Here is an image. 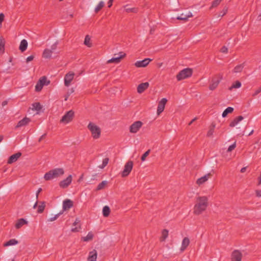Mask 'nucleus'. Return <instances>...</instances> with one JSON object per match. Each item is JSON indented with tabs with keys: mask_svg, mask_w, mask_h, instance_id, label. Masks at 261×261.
<instances>
[{
	"mask_svg": "<svg viewBox=\"0 0 261 261\" xmlns=\"http://www.w3.org/2000/svg\"><path fill=\"white\" fill-rule=\"evenodd\" d=\"M207 205L208 198L206 196L198 197L194 207V213L197 215H200L206 210Z\"/></svg>",
	"mask_w": 261,
	"mask_h": 261,
	"instance_id": "1",
	"label": "nucleus"
},
{
	"mask_svg": "<svg viewBox=\"0 0 261 261\" xmlns=\"http://www.w3.org/2000/svg\"><path fill=\"white\" fill-rule=\"evenodd\" d=\"M64 173L65 171L63 168H56L46 172L44 174L43 178L46 181L51 180L62 176Z\"/></svg>",
	"mask_w": 261,
	"mask_h": 261,
	"instance_id": "2",
	"label": "nucleus"
},
{
	"mask_svg": "<svg viewBox=\"0 0 261 261\" xmlns=\"http://www.w3.org/2000/svg\"><path fill=\"white\" fill-rule=\"evenodd\" d=\"M58 45V42L56 41L51 45L50 48H45L43 51L42 57L48 59L51 58L53 54L59 53V51H57Z\"/></svg>",
	"mask_w": 261,
	"mask_h": 261,
	"instance_id": "3",
	"label": "nucleus"
},
{
	"mask_svg": "<svg viewBox=\"0 0 261 261\" xmlns=\"http://www.w3.org/2000/svg\"><path fill=\"white\" fill-rule=\"evenodd\" d=\"M87 127L90 131L92 137L93 139H97L99 138L101 135V129L98 126L94 123L90 122L88 124Z\"/></svg>",
	"mask_w": 261,
	"mask_h": 261,
	"instance_id": "4",
	"label": "nucleus"
},
{
	"mask_svg": "<svg viewBox=\"0 0 261 261\" xmlns=\"http://www.w3.org/2000/svg\"><path fill=\"white\" fill-rule=\"evenodd\" d=\"M192 74V70L190 68H185L180 71L176 75L177 81H179L190 77Z\"/></svg>",
	"mask_w": 261,
	"mask_h": 261,
	"instance_id": "5",
	"label": "nucleus"
},
{
	"mask_svg": "<svg viewBox=\"0 0 261 261\" xmlns=\"http://www.w3.org/2000/svg\"><path fill=\"white\" fill-rule=\"evenodd\" d=\"M134 165L132 161H128L124 165V169L121 173V176L123 177L128 176L130 173Z\"/></svg>",
	"mask_w": 261,
	"mask_h": 261,
	"instance_id": "6",
	"label": "nucleus"
},
{
	"mask_svg": "<svg viewBox=\"0 0 261 261\" xmlns=\"http://www.w3.org/2000/svg\"><path fill=\"white\" fill-rule=\"evenodd\" d=\"M74 112L72 110L67 112L62 117L60 122L64 124H66L71 122L74 117Z\"/></svg>",
	"mask_w": 261,
	"mask_h": 261,
	"instance_id": "7",
	"label": "nucleus"
},
{
	"mask_svg": "<svg viewBox=\"0 0 261 261\" xmlns=\"http://www.w3.org/2000/svg\"><path fill=\"white\" fill-rule=\"evenodd\" d=\"M143 123L140 121H137L134 122L129 126V132L133 134L137 133L139 129L142 127Z\"/></svg>",
	"mask_w": 261,
	"mask_h": 261,
	"instance_id": "8",
	"label": "nucleus"
},
{
	"mask_svg": "<svg viewBox=\"0 0 261 261\" xmlns=\"http://www.w3.org/2000/svg\"><path fill=\"white\" fill-rule=\"evenodd\" d=\"M74 76V73L72 71L69 72L65 75L64 81L65 86L69 87L70 85L71 82L73 80Z\"/></svg>",
	"mask_w": 261,
	"mask_h": 261,
	"instance_id": "9",
	"label": "nucleus"
},
{
	"mask_svg": "<svg viewBox=\"0 0 261 261\" xmlns=\"http://www.w3.org/2000/svg\"><path fill=\"white\" fill-rule=\"evenodd\" d=\"M167 102V99L166 98H162L158 103V106L157 108V114L158 115H160V114L163 112L165 109V105Z\"/></svg>",
	"mask_w": 261,
	"mask_h": 261,
	"instance_id": "10",
	"label": "nucleus"
},
{
	"mask_svg": "<svg viewBox=\"0 0 261 261\" xmlns=\"http://www.w3.org/2000/svg\"><path fill=\"white\" fill-rule=\"evenodd\" d=\"M72 177L71 175H69L66 179L61 181L59 186L62 188H66L71 183Z\"/></svg>",
	"mask_w": 261,
	"mask_h": 261,
	"instance_id": "11",
	"label": "nucleus"
},
{
	"mask_svg": "<svg viewBox=\"0 0 261 261\" xmlns=\"http://www.w3.org/2000/svg\"><path fill=\"white\" fill-rule=\"evenodd\" d=\"M152 60L149 58H146L142 61H138L135 63V66L137 67H145L147 66Z\"/></svg>",
	"mask_w": 261,
	"mask_h": 261,
	"instance_id": "12",
	"label": "nucleus"
},
{
	"mask_svg": "<svg viewBox=\"0 0 261 261\" xmlns=\"http://www.w3.org/2000/svg\"><path fill=\"white\" fill-rule=\"evenodd\" d=\"M244 119V117L242 116H239L236 117L230 123L229 126L231 127L237 126V128L241 129L240 126H238L240 122Z\"/></svg>",
	"mask_w": 261,
	"mask_h": 261,
	"instance_id": "13",
	"label": "nucleus"
},
{
	"mask_svg": "<svg viewBox=\"0 0 261 261\" xmlns=\"http://www.w3.org/2000/svg\"><path fill=\"white\" fill-rule=\"evenodd\" d=\"M222 79V76L221 75H219V79L216 80L215 79H213L212 81V83L210 84L209 86V89L211 90H215L217 86H218L219 83L221 80Z\"/></svg>",
	"mask_w": 261,
	"mask_h": 261,
	"instance_id": "14",
	"label": "nucleus"
},
{
	"mask_svg": "<svg viewBox=\"0 0 261 261\" xmlns=\"http://www.w3.org/2000/svg\"><path fill=\"white\" fill-rule=\"evenodd\" d=\"M190 243V241L188 237H185L183 238L181 242V245L179 249L181 252H184L187 248Z\"/></svg>",
	"mask_w": 261,
	"mask_h": 261,
	"instance_id": "15",
	"label": "nucleus"
},
{
	"mask_svg": "<svg viewBox=\"0 0 261 261\" xmlns=\"http://www.w3.org/2000/svg\"><path fill=\"white\" fill-rule=\"evenodd\" d=\"M242 257V253L239 250H234L232 253V261H241Z\"/></svg>",
	"mask_w": 261,
	"mask_h": 261,
	"instance_id": "16",
	"label": "nucleus"
},
{
	"mask_svg": "<svg viewBox=\"0 0 261 261\" xmlns=\"http://www.w3.org/2000/svg\"><path fill=\"white\" fill-rule=\"evenodd\" d=\"M211 175H212V174L210 173H209L206 174L204 176H203L200 178H199L198 179H197V180L196 181V184L199 186H200V185L203 184L206 181H207V180L210 178Z\"/></svg>",
	"mask_w": 261,
	"mask_h": 261,
	"instance_id": "17",
	"label": "nucleus"
},
{
	"mask_svg": "<svg viewBox=\"0 0 261 261\" xmlns=\"http://www.w3.org/2000/svg\"><path fill=\"white\" fill-rule=\"evenodd\" d=\"M125 56V54H122V53H120V55L117 56L114 58H112V59L109 60L107 61V63H118L120 62V60L122 58H123Z\"/></svg>",
	"mask_w": 261,
	"mask_h": 261,
	"instance_id": "18",
	"label": "nucleus"
},
{
	"mask_svg": "<svg viewBox=\"0 0 261 261\" xmlns=\"http://www.w3.org/2000/svg\"><path fill=\"white\" fill-rule=\"evenodd\" d=\"M80 220L79 218H76L73 224V226H74L71 229V231L73 232H78L81 229L80 226Z\"/></svg>",
	"mask_w": 261,
	"mask_h": 261,
	"instance_id": "19",
	"label": "nucleus"
},
{
	"mask_svg": "<svg viewBox=\"0 0 261 261\" xmlns=\"http://www.w3.org/2000/svg\"><path fill=\"white\" fill-rule=\"evenodd\" d=\"M73 206V202L70 199H66L63 202V209L64 211L68 210Z\"/></svg>",
	"mask_w": 261,
	"mask_h": 261,
	"instance_id": "20",
	"label": "nucleus"
},
{
	"mask_svg": "<svg viewBox=\"0 0 261 261\" xmlns=\"http://www.w3.org/2000/svg\"><path fill=\"white\" fill-rule=\"evenodd\" d=\"M97 253L95 250H93L89 253L87 258L88 261H96L97 259Z\"/></svg>",
	"mask_w": 261,
	"mask_h": 261,
	"instance_id": "21",
	"label": "nucleus"
},
{
	"mask_svg": "<svg viewBox=\"0 0 261 261\" xmlns=\"http://www.w3.org/2000/svg\"><path fill=\"white\" fill-rule=\"evenodd\" d=\"M149 87V83L147 82L140 84L137 87V92L142 93Z\"/></svg>",
	"mask_w": 261,
	"mask_h": 261,
	"instance_id": "22",
	"label": "nucleus"
},
{
	"mask_svg": "<svg viewBox=\"0 0 261 261\" xmlns=\"http://www.w3.org/2000/svg\"><path fill=\"white\" fill-rule=\"evenodd\" d=\"M21 153L20 152H17L15 154H14L10 156L8 161V164H12L13 163L15 162L21 156Z\"/></svg>",
	"mask_w": 261,
	"mask_h": 261,
	"instance_id": "23",
	"label": "nucleus"
},
{
	"mask_svg": "<svg viewBox=\"0 0 261 261\" xmlns=\"http://www.w3.org/2000/svg\"><path fill=\"white\" fill-rule=\"evenodd\" d=\"M192 16V14L190 12H188L187 13H182L180 16L177 17V19L178 20H187L188 18L191 17Z\"/></svg>",
	"mask_w": 261,
	"mask_h": 261,
	"instance_id": "24",
	"label": "nucleus"
},
{
	"mask_svg": "<svg viewBox=\"0 0 261 261\" xmlns=\"http://www.w3.org/2000/svg\"><path fill=\"white\" fill-rule=\"evenodd\" d=\"M30 122V119L27 117H25L22 120H20L17 125L16 127H19L27 125Z\"/></svg>",
	"mask_w": 261,
	"mask_h": 261,
	"instance_id": "25",
	"label": "nucleus"
},
{
	"mask_svg": "<svg viewBox=\"0 0 261 261\" xmlns=\"http://www.w3.org/2000/svg\"><path fill=\"white\" fill-rule=\"evenodd\" d=\"M28 223V221L23 218L19 219L17 220L15 224V227L17 229H19L23 225L27 224Z\"/></svg>",
	"mask_w": 261,
	"mask_h": 261,
	"instance_id": "26",
	"label": "nucleus"
},
{
	"mask_svg": "<svg viewBox=\"0 0 261 261\" xmlns=\"http://www.w3.org/2000/svg\"><path fill=\"white\" fill-rule=\"evenodd\" d=\"M28 42L25 39H23L20 42L19 48L21 52L24 51L28 47Z\"/></svg>",
	"mask_w": 261,
	"mask_h": 261,
	"instance_id": "27",
	"label": "nucleus"
},
{
	"mask_svg": "<svg viewBox=\"0 0 261 261\" xmlns=\"http://www.w3.org/2000/svg\"><path fill=\"white\" fill-rule=\"evenodd\" d=\"M5 40L3 37H0V55L5 52Z\"/></svg>",
	"mask_w": 261,
	"mask_h": 261,
	"instance_id": "28",
	"label": "nucleus"
},
{
	"mask_svg": "<svg viewBox=\"0 0 261 261\" xmlns=\"http://www.w3.org/2000/svg\"><path fill=\"white\" fill-rule=\"evenodd\" d=\"M242 86V84L240 81H236L232 83V85L229 87L228 89L230 91H232L233 89L240 88Z\"/></svg>",
	"mask_w": 261,
	"mask_h": 261,
	"instance_id": "29",
	"label": "nucleus"
},
{
	"mask_svg": "<svg viewBox=\"0 0 261 261\" xmlns=\"http://www.w3.org/2000/svg\"><path fill=\"white\" fill-rule=\"evenodd\" d=\"M18 243V242L15 239H11L8 242L4 244V246L8 247L10 246L16 245Z\"/></svg>",
	"mask_w": 261,
	"mask_h": 261,
	"instance_id": "30",
	"label": "nucleus"
},
{
	"mask_svg": "<svg viewBox=\"0 0 261 261\" xmlns=\"http://www.w3.org/2000/svg\"><path fill=\"white\" fill-rule=\"evenodd\" d=\"M93 233L90 231L88 232V234L86 237L82 238V240L84 242H89L93 239Z\"/></svg>",
	"mask_w": 261,
	"mask_h": 261,
	"instance_id": "31",
	"label": "nucleus"
},
{
	"mask_svg": "<svg viewBox=\"0 0 261 261\" xmlns=\"http://www.w3.org/2000/svg\"><path fill=\"white\" fill-rule=\"evenodd\" d=\"M168 233H169V231L168 230H167V229L163 230V231L162 232V236L160 238V240L161 242H164L166 240V239L168 237Z\"/></svg>",
	"mask_w": 261,
	"mask_h": 261,
	"instance_id": "32",
	"label": "nucleus"
},
{
	"mask_svg": "<svg viewBox=\"0 0 261 261\" xmlns=\"http://www.w3.org/2000/svg\"><path fill=\"white\" fill-rule=\"evenodd\" d=\"M110 213V208L108 206H105L102 209V215L104 217H107L109 216Z\"/></svg>",
	"mask_w": 261,
	"mask_h": 261,
	"instance_id": "33",
	"label": "nucleus"
},
{
	"mask_svg": "<svg viewBox=\"0 0 261 261\" xmlns=\"http://www.w3.org/2000/svg\"><path fill=\"white\" fill-rule=\"evenodd\" d=\"M84 44L89 47H90L92 46V43L91 42V38L89 35H86L85 40H84Z\"/></svg>",
	"mask_w": 261,
	"mask_h": 261,
	"instance_id": "34",
	"label": "nucleus"
},
{
	"mask_svg": "<svg viewBox=\"0 0 261 261\" xmlns=\"http://www.w3.org/2000/svg\"><path fill=\"white\" fill-rule=\"evenodd\" d=\"M244 67V64H241L236 66L233 69V72L234 73H239L241 72Z\"/></svg>",
	"mask_w": 261,
	"mask_h": 261,
	"instance_id": "35",
	"label": "nucleus"
},
{
	"mask_svg": "<svg viewBox=\"0 0 261 261\" xmlns=\"http://www.w3.org/2000/svg\"><path fill=\"white\" fill-rule=\"evenodd\" d=\"M107 183H108V182L106 180L102 181L101 182H100V184H98V185L97 186V187L96 188V190L99 191V190L103 189L107 186Z\"/></svg>",
	"mask_w": 261,
	"mask_h": 261,
	"instance_id": "36",
	"label": "nucleus"
},
{
	"mask_svg": "<svg viewBox=\"0 0 261 261\" xmlns=\"http://www.w3.org/2000/svg\"><path fill=\"white\" fill-rule=\"evenodd\" d=\"M42 109V106L39 102H35L32 104V110L37 111H40Z\"/></svg>",
	"mask_w": 261,
	"mask_h": 261,
	"instance_id": "37",
	"label": "nucleus"
},
{
	"mask_svg": "<svg viewBox=\"0 0 261 261\" xmlns=\"http://www.w3.org/2000/svg\"><path fill=\"white\" fill-rule=\"evenodd\" d=\"M233 108L228 107L223 111V112L222 114V116L223 117H225L228 114L232 113L233 112Z\"/></svg>",
	"mask_w": 261,
	"mask_h": 261,
	"instance_id": "38",
	"label": "nucleus"
},
{
	"mask_svg": "<svg viewBox=\"0 0 261 261\" xmlns=\"http://www.w3.org/2000/svg\"><path fill=\"white\" fill-rule=\"evenodd\" d=\"M105 5V3L103 1H100L99 4L95 8L94 11L95 13L98 12Z\"/></svg>",
	"mask_w": 261,
	"mask_h": 261,
	"instance_id": "39",
	"label": "nucleus"
},
{
	"mask_svg": "<svg viewBox=\"0 0 261 261\" xmlns=\"http://www.w3.org/2000/svg\"><path fill=\"white\" fill-rule=\"evenodd\" d=\"M45 206V203L44 202H41V204L39 205L38 207L37 212L38 213H41L44 210Z\"/></svg>",
	"mask_w": 261,
	"mask_h": 261,
	"instance_id": "40",
	"label": "nucleus"
},
{
	"mask_svg": "<svg viewBox=\"0 0 261 261\" xmlns=\"http://www.w3.org/2000/svg\"><path fill=\"white\" fill-rule=\"evenodd\" d=\"M215 127V124H213L212 125V126L211 127V128L209 129V130L207 132V136L208 137H211L214 132V128Z\"/></svg>",
	"mask_w": 261,
	"mask_h": 261,
	"instance_id": "41",
	"label": "nucleus"
},
{
	"mask_svg": "<svg viewBox=\"0 0 261 261\" xmlns=\"http://www.w3.org/2000/svg\"><path fill=\"white\" fill-rule=\"evenodd\" d=\"M43 87V84H41L39 82H38L35 86V90L36 91L38 92L40 91L42 89Z\"/></svg>",
	"mask_w": 261,
	"mask_h": 261,
	"instance_id": "42",
	"label": "nucleus"
},
{
	"mask_svg": "<svg viewBox=\"0 0 261 261\" xmlns=\"http://www.w3.org/2000/svg\"><path fill=\"white\" fill-rule=\"evenodd\" d=\"M150 152V150L148 149L147 151H146L141 156V161L142 162H144L146 160V158L147 156H148Z\"/></svg>",
	"mask_w": 261,
	"mask_h": 261,
	"instance_id": "43",
	"label": "nucleus"
},
{
	"mask_svg": "<svg viewBox=\"0 0 261 261\" xmlns=\"http://www.w3.org/2000/svg\"><path fill=\"white\" fill-rule=\"evenodd\" d=\"M39 82L40 83L43 84V86L47 85L49 83V81H47V80H46V77H43L41 78L40 79V80L39 81Z\"/></svg>",
	"mask_w": 261,
	"mask_h": 261,
	"instance_id": "44",
	"label": "nucleus"
},
{
	"mask_svg": "<svg viewBox=\"0 0 261 261\" xmlns=\"http://www.w3.org/2000/svg\"><path fill=\"white\" fill-rule=\"evenodd\" d=\"M222 0H215L214 1L212 4L211 8L216 7L217 6H218Z\"/></svg>",
	"mask_w": 261,
	"mask_h": 261,
	"instance_id": "45",
	"label": "nucleus"
},
{
	"mask_svg": "<svg viewBox=\"0 0 261 261\" xmlns=\"http://www.w3.org/2000/svg\"><path fill=\"white\" fill-rule=\"evenodd\" d=\"M236 143L234 142L233 144H232L229 146V147L227 149V151L228 152L231 151L232 150H233L236 148Z\"/></svg>",
	"mask_w": 261,
	"mask_h": 261,
	"instance_id": "46",
	"label": "nucleus"
},
{
	"mask_svg": "<svg viewBox=\"0 0 261 261\" xmlns=\"http://www.w3.org/2000/svg\"><path fill=\"white\" fill-rule=\"evenodd\" d=\"M227 12V8L225 7L223 8V9L222 10V11L220 13V14H219V16H224Z\"/></svg>",
	"mask_w": 261,
	"mask_h": 261,
	"instance_id": "47",
	"label": "nucleus"
},
{
	"mask_svg": "<svg viewBox=\"0 0 261 261\" xmlns=\"http://www.w3.org/2000/svg\"><path fill=\"white\" fill-rule=\"evenodd\" d=\"M61 214V213H60L55 215L54 216L50 217L49 219V221L50 222H52V221L56 220L59 217V216Z\"/></svg>",
	"mask_w": 261,
	"mask_h": 261,
	"instance_id": "48",
	"label": "nucleus"
},
{
	"mask_svg": "<svg viewBox=\"0 0 261 261\" xmlns=\"http://www.w3.org/2000/svg\"><path fill=\"white\" fill-rule=\"evenodd\" d=\"M5 15L3 13H0V28L2 26V22L4 20Z\"/></svg>",
	"mask_w": 261,
	"mask_h": 261,
	"instance_id": "49",
	"label": "nucleus"
},
{
	"mask_svg": "<svg viewBox=\"0 0 261 261\" xmlns=\"http://www.w3.org/2000/svg\"><path fill=\"white\" fill-rule=\"evenodd\" d=\"M34 58V56L32 55V56H30L29 57H28L27 59H26V62L27 63L29 62H31L32 61Z\"/></svg>",
	"mask_w": 261,
	"mask_h": 261,
	"instance_id": "50",
	"label": "nucleus"
},
{
	"mask_svg": "<svg viewBox=\"0 0 261 261\" xmlns=\"http://www.w3.org/2000/svg\"><path fill=\"white\" fill-rule=\"evenodd\" d=\"M109 159L108 158H105L102 161V164H103V166H106L108 164V162H109Z\"/></svg>",
	"mask_w": 261,
	"mask_h": 261,
	"instance_id": "51",
	"label": "nucleus"
},
{
	"mask_svg": "<svg viewBox=\"0 0 261 261\" xmlns=\"http://www.w3.org/2000/svg\"><path fill=\"white\" fill-rule=\"evenodd\" d=\"M260 92H261V88L255 90L252 95L253 96H255L257 95L258 94H259Z\"/></svg>",
	"mask_w": 261,
	"mask_h": 261,
	"instance_id": "52",
	"label": "nucleus"
},
{
	"mask_svg": "<svg viewBox=\"0 0 261 261\" xmlns=\"http://www.w3.org/2000/svg\"><path fill=\"white\" fill-rule=\"evenodd\" d=\"M221 51L223 53H226L228 51V48L225 46H223L221 48Z\"/></svg>",
	"mask_w": 261,
	"mask_h": 261,
	"instance_id": "53",
	"label": "nucleus"
},
{
	"mask_svg": "<svg viewBox=\"0 0 261 261\" xmlns=\"http://www.w3.org/2000/svg\"><path fill=\"white\" fill-rule=\"evenodd\" d=\"M73 92V89H71V92H68L65 95V100L66 101L68 98V97L70 95V93H72Z\"/></svg>",
	"mask_w": 261,
	"mask_h": 261,
	"instance_id": "54",
	"label": "nucleus"
},
{
	"mask_svg": "<svg viewBox=\"0 0 261 261\" xmlns=\"http://www.w3.org/2000/svg\"><path fill=\"white\" fill-rule=\"evenodd\" d=\"M256 194L257 196L261 197V190H256Z\"/></svg>",
	"mask_w": 261,
	"mask_h": 261,
	"instance_id": "55",
	"label": "nucleus"
},
{
	"mask_svg": "<svg viewBox=\"0 0 261 261\" xmlns=\"http://www.w3.org/2000/svg\"><path fill=\"white\" fill-rule=\"evenodd\" d=\"M45 136L46 134L42 135L39 139V142H41L45 137Z\"/></svg>",
	"mask_w": 261,
	"mask_h": 261,
	"instance_id": "56",
	"label": "nucleus"
},
{
	"mask_svg": "<svg viewBox=\"0 0 261 261\" xmlns=\"http://www.w3.org/2000/svg\"><path fill=\"white\" fill-rule=\"evenodd\" d=\"M8 103V101L7 100H4V101L2 102V105L3 107H4L5 106H6Z\"/></svg>",
	"mask_w": 261,
	"mask_h": 261,
	"instance_id": "57",
	"label": "nucleus"
},
{
	"mask_svg": "<svg viewBox=\"0 0 261 261\" xmlns=\"http://www.w3.org/2000/svg\"><path fill=\"white\" fill-rule=\"evenodd\" d=\"M113 1V0H109V1L108 2V4H109L108 7H111L112 6Z\"/></svg>",
	"mask_w": 261,
	"mask_h": 261,
	"instance_id": "58",
	"label": "nucleus"
},
{
	"mask_svg": "<svg viewBox=\"0 0 261 261\" xmlns=\"http://www.w3.org/2000/svg\"><path fill=\"white\" fill-rule=\"evenodd\" d=\"M42 190V189L41 188H39L37 192V193H36V197L38 198V194Z\"/></svg>",
	"mask_w": 261,
	"mask_h": 261,
	"instance_id": "59",
	"label": "nucleus"
},
{
	"mask_svg": "<svg viewBox=\"0 0 261 261\" xmlns=\"http://www.w3.org/2000/svg\"><path fill=\"white\" fill-rule=\"evenodd\" d=\"M196 120V118H194L192 119L191 122L189 123V125H191L193 122H194Z\"/></svg>",
	"mask_w": 261,
	"mask_h": 261,
	"instance_id": "60",
	"label": "nucleus"
},
{
	"mask_svg": "<svg viewBox=\"0 0 261 261\" xmlns=\"http://www.w3.org/2000/svg\"><path fill=\"white\" fill-rule=\"evenodd\" d=\"M245 170H246V167H243L241 169V172L243 173L245 171Z\"/></svg>",
	"mask_w": 261,
	"mask_h": 261,
	"instance_id": "61",
	"label": "nucleus"
},
{
	"mask_svg": "<svg viewBox=\"0 0 261 261\" xmlns=\"http://www.w3.org/2000/svg\"><path fill=\"white\" fill-rule=\"evenodd\" d=\"M105 167H106L105 166H103V164H102V165H99V166H98V167H99V168H101V169H103V168H105Z\"/></svg>",
	"mask_w": 261,
	"mask_h": 261,
	"instance_id": "62",
	"label": "nucleus"
},
{
	"mask_svg": "<svg viewBox=\"0 0 261 261\" xmlns=\"http://www.w3.org/2000/svg\"><path fill=\"white\" fill-rule=\"evenodd\" d=\"M3 139H4V137H3V136L1 135V136H0V143L2 141V140H3Z\"/></svg>",
	"mask_w": 261,
	"mask_h": 261,
	"instance_id": "63",
	"label": "nucleus"
},
{
	"mask_svg": "<svg viewBox=\"0 0 261 261\" xmlns=\"http://www.w3.org/2000/svg\"><path fill=\"white\" fill-rule=\"evenodd\" d=\"M257 19L259 20H261V14H259L258 17H257Z\"/></svg>",
	"mask_w": 261,
	"mask_h": 261,
	"instance_id": "64",
	"label": "nucleus"
}]
</instances>
